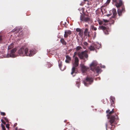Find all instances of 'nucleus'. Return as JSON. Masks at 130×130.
Segmentation results:
<instances>
[{
	"label": "nucleus",
	"mask_w": 130,
	"mask_h": 130,
	"mask_svg": "<svg viewBox=\"0 0 130 130\" xmlns=\"http://www.w3.org/2000/svg\"><path fill=\"white\" fill-rule=\"evenodd\" d=\"M36 50L32 49L28 50L27 48H21L18 51V53L22 56H27L31 57L36 53Z\"/></svg>",
	"instance_id": "obj_1"
},
{
	"label": "nucleus",
	"mask_w": 130,
	"mask_h": 130,
	"mask_svg": "<svg viewBox=\"0 0 130 130\" xmlns=\"http://www.w3.org/2000/svg\"><path fill=\"white\" fill-rule=\"evenodd\" d=\"M108 118L109 119V122L110 123L109 125H108L107 123L105 124L106 128L107 129L108 126L109 128L111 130H113L115 127V124L116 117L115 116L111 115Z\"/></svg>",
	"instance_id": "obj_2"
},
{
	"label": "nucleus",
	"mask_w": 130,
	"mask_h": 130,
	"mask_svg": "<svg viewBox=\"0 0 130 130\" xmlns=\"http://www.w3.org/2000/svg\"><path fill=\"white\" fill-rule=\"evenodd\" d=\"M80 20L82 22H88L89 24H91L93 22V20L87 17L85 14H82L80 17Z\"/></svg>",
	"instance_id": "obj_3"
},
{
	"label": "nucleus",
	"mask_w": 130,
	"mask_h": 130,
	"mask_svg": "<svg viewBox=\"0 0 130 130\" xmlns=\"http://www.w3.org/2000/svg\"><path fill=\"white\" fill-rule=\"evenodd\" d=\"M87 52V51H83L81 52H79L78 53V55L80 59H83L86 61L85 60V59L88 60V57Z\"/></svg>",
	"instance_id": "obj_4"
},
{
	"label": "nucleus",
	"mask_w": 130,
	"mask_h": 130,
	"mask_svg": "<svg viewBox=\"0 0 130 130\" xmlns=\"http://www.w3.org/2000/svg\"><path fill=\"white\" fill-rule=\"evenodd\" d=\"M93 79L91 77H87L84 80V83L85 85L88 86L89 85L91 84L93 82Z\"/></svg>",
	"instance_id": "obj_5"
},
{
	"label": "nucleus",
	"mask_w": 130,
	"mask_h": 130,
	"mask_svg": "<svg viewBox=\"0 0 130 130\" xmlns=\"http://www.w3.org/2000/svg\"><path fill=\"white\" fill-rule=\"evenodd\" d=\"M99 44H92L89 47V48L91 51H94L96 49H99Z\"/></svg>",
	"instance_id": "obj_6"
},
{
	"label": "nucleus",
	"mask_w": 130,
	"mask_h": 130,
	"mask_svg": "<svg viewBox=\"0 0 130 130\" xmlns=\"http://www.w3.org/2000/svg\"><path fill=\"white\" fill-rule=\"evenodd\" d=\"M73 65H74L75 67L78 66L79 65V60L78 58L77 57L73 58Z\"/></svg>",
	"instance_id": "obj_7"
},
{
	"label": "nucleus",
	"mask_w": 130,
	"mask_h": 130,
	"mask_svg": "<svg viewBox=\"0 0 130 130\" xmlns=\"http://www.w3.org/2000/svg\"><path fill=\"white\" fill-rule=\"evenodd\" d=\"M16 49L15 48H13L11 50L10 54H7V57H15L14 53L16 51Z\"/></svg>",
	"instance_id": "obj_8"
},
{
	"label": "nucleus",
	"mask_w": 130,
	"mask_h": 130,
	"mask_svg": "<svg viewBox=\"0 0 130 130\" xmlns=\"http://www.w3.org/2000/svg\"><path fill=\"white\" fill-rule=\"evenodd\" d=\"M78 66L75 67L74 65H73V67L72 69V72L71 74L73 76H74L75 75H73L74 74H76L77 73V67Z\"/></svg>",
	"instance_id": "obj_9"
},
{
	"label": "nucleus",
	"mask_w": 130,
	"mask_h": 130,
	"mask_svg": "<svg viewBox=\"0 0 130 130\" xmlns=\"http://www.w3.org/2000/svg\"><path fill=\"white\" fill-rule=\"evenodd\" d=\"M97 65V63L96 62H92L90 65V67L92 71H94V69H93L96 67V66Z\"/></svg>",
	"instance_id": "obj_10"
},
{
	"label": "nucleus",
	"mask_w": 130,
	"mask_h": 130,
	"mask_svg": "<svg viewBox=\"0 0 130 130\" xmlns=\"http://www.w3.org/2000/svg\"><path fill=\"white\" fill-rule=\"evenodd\" d=\"M125 11V8L124 6H122L121 10L118 9L117 12L119 15L120 16L122 15V13L124 12Z\"/></svg>",
	"instance_id": "obj_11"
},
{
	"label": "nucleus",
	"mask_w": 130,
	"mask_h": 130,
	"mask_svg": "<svg viewBox=\"0 0 130 130\" xmlns=\"http://www.w3.org/2000/svg\"><path fill=\"white\" fill-rule=\"evenodd\" d=\"M81 67L82 71L84 73L85 72L89 69L88 67L85 66L84 64L81 65Z\"/></svg>",
	"instance_id": "obj_12"
},
{
	"label": "nucleus",
	"mask_w": 130,
	"mask_h": 130,
	"mask_svg": "<svg viewBox=\"0 0 130 130\" xmlns=\"http://www.w3.org/2000/svg\"><path fill=\"white\" fill-rule=\"evenodd\" d=\"M110 101L111 102V105L113 107L115 106V99L114 97L111 96L110 97Z\"/></svg>",
	"instance_id": "obj_13"
},
{
	"label": "nucleus",
	"mask_w": 130,
	"mask_h": 130,
	"mask_svg": "<svg viewBox=\"0 0 130 130\" xmlns=\"http://www.w3.org/2000/svg\"><path fill=\"white\" fill-rule=\"evenodd\" d=\"M71 34V31L69 30H66L64 31V37L65 38H68V36Z\"/></svg>",
	"instance_id": "obj_14"
},
{
	"label": "nucleus",
	"mask_w": 130,
	"mask_h": 130,
	"mask_svg": "<svg viewBox=\"0 0 130 130\" xmlns=\"http://www.w3.org/2000/svg\"><path fill=\"white\" fill-rule=\"evenodd\" d=\"M106 113H107V116L110 117L111 116V115L114 112V109L113 108L112 109V110L110 111L109 109H108L106 111Z\"/></svg>",
	"instance_id": "obj_15"
},
{
	"label": "nucleus",
	"mask_w": 130,
	"mask_h": 130,
	"mask_svg": "<svg viewBox=\"0 0 130 130\" xmlns=\"http://www.w3.org/2000/svg\"><path fill=\"white\" fill-rule=\"evenodd\" d=\"M123 2L122 0H119V2H117L116 3V6L117 8H119L120 6H122L123 5Z\"/></svg>",
	"instance_id": "obj_16"
},
{
	"label": "nucleus",
	"mask_w": 130,
	"mask_h": 130,
	"mask_svg": "<svg viewBox=\"0 0 130 130\" xmlns=\"http://www.w3.org/2000/svg\"><path fill=\"white\" fill-rule=\"evenodd\" d=\"M60 42L63 45H66L67 44L66 41L63 38H61L60 40Z\"/></svg>",
	"instance_id": "obj_17"
},
{
	"label": "nucleus",
	"mask_w": 130,
	"mask_h": 130,
	"mask_svg": "<svg viewBox=\"0 0 130 130\" xmlns=\"http://www.w3.org/2000/svg\"><path fill=\"white\" fill-rule=\"evenodd\" d=\"M112 11L113 14L112 18H114L117 14L116 10L115 8H113L112 9Z\"/></svg>",
	"instance_id": "obj_18"
},
{
	"label": "nucleus",
	"mask_w": 130,
	"mask_h": 130,
	"mask_svg": "<svg viewBox=\"0 0 130 130\" xmlns=\"http://www.w3.org/2000/svg\"><path fill=\"white\" fill-rule=\"evenodd\" d=\"M107 28L103 25L100 26L98 28V29L99 30H102L104 31L106 30Z\"/></svg>",
	"instance_id": "obj_19"
},
{
	"label": "nucleus",
	"mask_w": 130,
	"mask_h": 130,
	"mask_svg": "<svg viewBox=\"0 0 130 130\" xmlns=\"http://www.w3.org/2000/svg\"><path fill=\"white\" fill-rule=\"evenodd\" d=\"M93 69H94V71H93L94 72H96L97 73H99L100 70V68L99 67H96Z\"/></svg>",
	"instance_id": "obj_20"
},
{
	"label": "nucleus",
	"mask_w": 130,
	"mask_h": 130,
	"mask_svg": "<svg viewBox=\"0 0 130 130\" xmlns=\"http://www.w3.org/2000/svg\"><path fill=\"white\" fill-rule=\"evenodd\" d=\"M14 44L13 43H11L8 46V50H9L11 49L14 47Z\"/></svg>",
	"instance_id": "obj_21"
},
{
	"label": "nucleus",
	"mask_w": 130,
	"mask_h": 130,
	"mask_svg": "<svg viewBox=\"0 0 130 130\" xmlns=\"http://www.w3.org/2000/svg\"><path fill=\"white\" fill-rule=\"evenodd\" d=\"M91 28L93 30L95 31L97 30L96 28V27H95L93 25H92L91 26Z\"/></svg>",
	"instance_id": "obj_22"
},
{
	"label": "nucleus",
	"mask_w": 130,
	"mask_h": 130,
	"mask_svg": "<svg viewBox=\"0 0 130 130\" xmlns=\"http://www.w3.org/2000/svg\"><path fill=\"white\" fill-rule=\"evenodd\" d=\"M58 65L60 68V69L62 70V69H61V66H62V62L60 61H58Z\"/></svg>",
	"instance_id": "obj_23"
},
{
	"label": "nucleus",
	"mask_w": 130,
	"mask_h": 130,
	"mask_svg": "<svg viewBox=\"0 0 130 130\" xmlns=\"http://www.w3.org/2000/svg\"><path fill=\"white\" fill-rule=\"evenodd\" d=\"M82 49V48L80 46H77L75 48V49L76 51H77L80 50Z\"/></svg>",
	"instance_id": "obj_24"
},
{
	"label": "nucleus",
	"mask_w": 130,
	"mask_h": 130,
	"mask_svg": "<svg viewBox=\"0 0 130 130\" xmlns=\"http://www.w3.org/2000/svg\"><path fill=\"white\" fill-rule=\"evenodd\" d=\"M101 11L103 13V14L104 13H105L106 12L105 9H104L103 7H101Z\"/></svg>",
	"instance_id": "obj_25"
},
{
	"label": "nucleus",
	"mask_w": 130,
	"mask_h": 130,
	"mask_svg": "<svg viewBox=\"0 0 130 130\" xmlns=\"http://www.w3.org/2000/svg\"><path fill=\"white\" fill-rule=\"evenodd\" d=\"M83 31H82V30L80 31V32H79L78 34L80 37H82L83 36Z\"/></svg>",
	"instance_id": "obj_26"
},
{
	"label": "nucleus",
	"mask_w": 130,
	"mask_h": 130,
	"mask_svg": "<svg viewBox=\"0 0 130 130\" xmlns=\"http://www.w3.org/2000/svg\"><path fill=\"white\" fill-rule=\"evenodd\" d=\"M1 125L2 128V130H6V128L4 125L1 124Z\"/></svg>",
	"instance_id": "obj_27"
},
{
	"label": "nucleus",
	"mask_w": 130,
	"mask_h": 130,
	"mask_svg": "<svg viewBox=\"0 0 130 130\" xmlns=\"http://www.w3.org/2000/svg\"><path fill=\"white\" fill-rule=\"evenodd\" d=\"M88 28H86L85 30L84 33L85 34H87L88 32Z\"/></svg>",
	"instance_id": "obj_28"
},
{
	"label": "nucleus",
	"mask_w": 130,
	"mask_h": 130,
	"mask_svg": "<svg viewBox=\"0 0 130 130\" xmlns=\"http://www.w3.org/2000/svg\"><path fill=\"white\" fill-rule=\"evenodd\" d=\"M104 32L105 34L106 35H108L109 34L107 30V28L106 29V30L105 31H104Z\"/></svg>",
	"instance_id": "obj_29"
},
{
	"label": "nucleus",
	"mask_w": 130,
	"mask_h": 130,
	"mask_svg": "<svg viewBox=\"0 0 130 130\" xmlns=\"http://www.w3.org/2000/svg\"><path fill=\"white\" fill-rule=\"evenodd\" d=\"M66 57L67 58V60H71V58L70 57H69V56L67 55L66 56Z\"/></svg>",
	"instance_id": "obj_30"
},
{
	"label": "nucleus",
	"mask_w": 130,
	"mask_h": 130,
	"mask_svg": "<svg viewBox=\"0 0 130 130\" xmlns=\"http://www.w3.org/2000/svg\"><path fill=\"white\" fill-rule=\"evenodd\" d=\"M82 30V29L79 28H77L76 29V31L77 32H80Z\"/></svg>",
	"instance_id": "obj_31"
},
{
	"label": "nucleus",
	"mask_w": 130,
	"mask_h": 130,
	"mask_svg": "<svg viewBox=\"0 0 130 130\" xmlns=\"http://www.w3.org/2000/svg\"><path fill=\"white\" fill-rule=\"evenodd\" d=\"M1 115H2L3 116H5L6 115V114L5 113L3 112H1Z\"/></svg>",
	"instance_id": "obj_32"
},
{
	"label": "nucleus",
	"mask_w": 130,
	"mask_h": 130,
	"mask_svg": "<svg viewBox=\"0 0 130 130\" xmlns=\"http://www.w3.org/2000/svg\"><path fill=\"white\" fill-rule=\"evenodd\" d=\"M103 20L104 21L105 23L108 22H109V20L103 19Z\"/></svg>",
	"instance_id": "obj_33"
},
{
	"label": "nucleus",
	"mask_w": 130,
	"mask_h": 130,
	"mask_svg": "<svg viewBox=\"0 0 130 130\" xmlns=\"http://www.w3.org/2000/svg\"><path fill=\"white\" fill-rule=\"evenodd\" d=\"M77 52H75L74 53V55L73 56V58H75V57H76V56H75L76 55H77Z\"/></svg>",
	"instance_id": "obj_34"
},
{
	"label": "nucleus",
	"mask_w": 130,
	"mask_h": 130,
	"mask_svg": "<svg viewBox=\"0 0 130 130\" xmlns=\"http://www.w3.org/2000/svg\"><path fill=\"white\" fill-rule=\"evenodd\" d=\"M1 121L4 124H6V122L3 120V119H2L1 120Z\"/></svg>",
	"instance_id": "obj_35"
},
{
	"label": "nucleus",
	"mask_w": 130,
	"mask_h": 130,
	"mask_svg": "<svg viewBox=\"0 0 130 130\" xmlns=\"http://www.w3.org/2000/svg\"><path fill=\"white\" fill-rule=\"evenodd\" d=\"M110 0H107L106 2V3L107 4H109V3H110Z\"/></svg>",
	"instance_id": "obj_36"
},
{
	"label": "nucleus",
	"mask_w": 130,
	"mask_h": 130,
	"mask_svg": "<svg viewBox=\"0 0 130 130\" xmlns=\"http://www.w3.org/2000/svg\"><path fill=\"white\" fill-rule=\"evenodd\" d=\"M9 124H7L6 125V127L7 128H9Z\"/></svg>",
	"instance_id": "obj_37"
},
{
	"label": "nucleus",
	"mask_w": 130,
	"mask_h": 130,
	"mask_svg": "<svg viewBox=\"0 0 130 130\" xmlns=\"http://www.w3.org/2000/svg\"><path fill=\"white\" fill-rule=\"evenodd\" d=\"M84 44L85 45L87 46V45H88V43L87 42H85L84 43Z\"/></svg>",
	"instance_id": "obj_38"
},
{
	"label": "nucleus",
	"mask_w": 130,
	"mask_h": 130,
	"mask_svg": "<svg viewBox=\"0 0 130 130\" xmlns=\"http://www.w3.org/2000/svg\"><path fill=\"white\" fill-rule=\"evenodd\" d=\"M117 113H117V114H116V113H115V115H116V116H117L116 119H117V120L119 119V118L117 116Z\"/></svg>",
	"instance_id": "obj_39"
},
{
	"label": "nucleus",
	"mask_w": 130,
	"mask_h": 130,
	"mask_svg": "<svg viewBox=\"0 0 130 130\" xmlns=\"http://www.w3.org/2000/svg\"><path fill=\"white\" fill-rule=\"evenodd\" d=\"M4 119L7 122L8 121V119L6 117H4Z\"/></svg>",
	"instance_id": "obj_40"
},
{
	"label": "nucleus",
	"mask_w": 130,
	"mask_h": 130,
	"mask_svg": "<svg viewBox=\"0 0 130 130\" xmlns=\"http://www.w3.org/2000/svg\"><path fill=\"white\" fill-rule=\"evenodd\" d=\"M70 60H67L66 59V63H69V61Z\"/></svg>",
	"instance_id": "obj_41"
},
{
	"label": "nucleus",
	"mask_w": 130,
	"mask_h": 130,
	"mask_svg": "<svg viewBox=\"0 0 130 130\" xmlns=\"http://www.w3.org/2000/svg\"><path fill=\"white\" fill-rule=\"evenodd\" d=\"M2 36L0 35V42L1 41L2 39Z\"/></svg>",
	"instance_id": "obj_42"
},
{
	"label": "nucleus",
	"mask_w": 130,
	"mask_h": 130,
	"mask_svg": "<svg viewBox=\"0 0 130 130\" xmlns=\"http://www.w3.org/2000/svg\"><path fill=\"white\" fill-rule=\"evenodd\" d=\"M113 2L116 3L117 0H112Z\"/></svg>",
	"instance_id": "obj_43"
},
{
	"label": "nucleus",
	"mask_w": 130,
	"mask_h": 130,
	"mask_svg": "<svg viewBox=\"0 0 130 130\" xmlns=\"http://www.w3.org/2000/svg\"><path fill=\"white\" fill-rule=\"evenodd\" d=\"M79 83H77L76 84V85H77V87L79 88Z\"/></svg>",
	"instance_id": "obj_44"
},
{
	"label": "nucleus",
	"mask_w": 130,
	"mask_h": 130,
	"mask_svg": "<svg viewBox=\"0 0 130 130\" xmlns=\"http://www.w3.org/2000/svg\"><path fill=\"white\" fill-rule=\"evenodd\" d=\"M111 14H107V17H109L111 15Z\"/></svg>",
	"instance_id": "obj_45"
},
{
	"label": "nucleus",
	"mask_w": 130,
	"mask_h": 130,
	"mask_svg": "<svg viewBox=\"0 0 130 130\" xmlns=\"http://www.w3.org/2000/svg\"><path fill=\"white\" fill-rule=\"evenodd\" d=\"M16 29H13L12 30V31L13 32H14L15 31H16Z\"/></svg>",
	"instance_id": "obj_46"
},
{
	"label": "nucleus",
	"mask_w": 130,
	"mask_h": 130,
	"mask_svg": "<svg viewBox=\"0 0 130 130\" xmlns=\"http://www.w3.org/2000/svg\"><path fill=\"white\" fill-rule=\"evenodd\" d=\"M99 24H100V25H101L102 24V22H99Z\"/></svg>",
	"instance_id": "obj_47"
},
{
	"label": "nucleus",
	"mask_w": 130,
	"mask_h": 130,
	"mask_svg": "<svg viewBox=\"0 0 130 130\" xmlns=\"http://www.w3.org/2000/svg\"><path fill=\"white\" fill-rule=\"evenodd\" d=\"M16 125L15 124L14 125V126H14V127H15V126H16Z\"/></svg>",
	"instance_id": "obj_48"
},
{
	"label": "nucleus",
	"mask_w": 130,
	"mask_h": 130,
	"mask_svg": "<svg viewBox=\"0 0 130 130\" xmlns=\"http://www.w3.org/2000/svg\"><path fill=\"white\" fill-rule=\"evenodd\" d=\"M84 1L85 2H86V1H88L87 0H84Z\"/></svg>",
	"instance_id": "obj_49"
},
{
	"label": "nucleus",
	"mask_w": 130,
	"mask_h": 130,
	"mask_svg": "<svg viewBox=\"0 0 130 130\" xmlns=\"http://www.w3.org/2000/svg\"><path fill=\"white\" fill-rule=\"evenodd\" d=\"M22 34V32H20V34Z\"/></svg>",
	"instance_id": "obj_50"
},
{
	"label": "nucleus",
	"mask_w": 130,
	"mask_h": 130,
	"mask_svg": "<svg viewBox=\"0 0 130 130\" xmlns=\"http://www.w3.org/2000/svg\"><path fill=\"white\" fill-rule=\"evenodd\" d=\"M85 26H88V25L86 24V25H85Z\"/></svg>",
	"instance_id": "obj_51"
},
{
	"label": "nucleus",
	"mask_w": 130,
	"mask_h": 130,
	"mask_svg": "<svg viewBox=\"0 0 130 130\" xmlns=\"http://www.w3.org/2000/svg\"><path fill=\"white\" fill-rule=\"evenodd\" d=\"M103 66V68H105V66Z\"/></svg>",
	"instance_id": "obj_52"
},
{
	"label": "nucleus",
	"mask_w": 130,
	"mask_h": 130,
	"mask_svg": "<svg viewBox=\"0 0 130 130\" xmlns=\"http://www.w3.org/2000/svg\"><path fill=\"white\" fill-rule=\"evenodd\" d=\"M80 5H83L82 4V3H81V4H80Z\"/></svg>",
	"instance_id": "obj_53"
},
{
	"label": "nucleus",
	"mask_w": 130,
	"mask_h": 130,
	"mask_svg": "<svg viewBox=\"0 0 130 130\" xmlns=\"http://www.w3.org/2000/svg\"><path fill=\"white\" fill-rule=\"evenodd\" d=\"M94 33H95V34H96V32H94Z\"/></svg>",
	"instance_id": "obj_54"
}]
</instances>
